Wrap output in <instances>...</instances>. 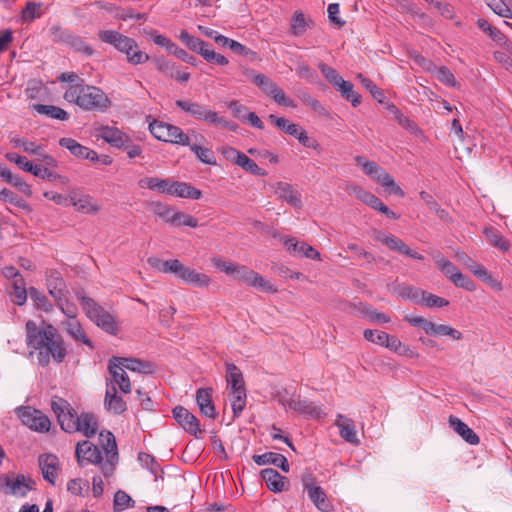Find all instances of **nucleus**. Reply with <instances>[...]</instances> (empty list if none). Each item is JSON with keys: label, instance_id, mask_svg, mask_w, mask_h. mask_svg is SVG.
Here are the masks:
<instances>
[{"label": "nucleus", "instance_id": "obj_58", "mask_svg": "<svg viewBox=\"0 0 512 512\" xmlns=\"http://www.w3.org/2000/svg\"><path fill=\"white\" fill-rule=\"evenodd\" d=\"M419 303L424 304L425 306L430 307V308L445 307L449 304V302L446 299L439 297L437 295L428 293L424 290H422V294H421Z\"/></svg>", "mask_w": 512, "mask_h": 512}, {"label": "nucleus", "instance_id": "obj_5", "mask_svg": "<svg viewBox=\"0 0 512 512\" xmlns=\"http://www.w3.org/2000/svg\"><path fill=\"white\" fill-rule=\"evenodd\" d=\"M175 105L181 109L184 113L188 114L195 120H203L210 124L222 126L231 131H236L237 125L226 120L224 117L219 116V114L211 110L207 105L192 101V100H176Z\"/></svg>", "mask_w": 512, "mask_h": 512}, {"label": "nucleus", "instance_id": "obj_11", "mask_svg": "<svg viewBox=\"0 0 512 512\" xmlns=\"http://www.w3.org/2000/svg\"><path fill=\"white\" fill-rule=\"evenodd\" d=\"M173 274L183 283L193 285L198 288H207L212 282L210 276L184 265L178 259Z\"/></svg>", "mask_w": 512, "mask_h": 512}, {"label": "nucleus", "instance_id": "obj_47", "mask_svg": "<svg viewBox=\"0 0 512 512\" xmlns=\"http://www.w3.org/2000/svg\"><path fill=\"white\" fill-rule=\"evenodd\" d=\"M397 295L405 300H414L419 302L422 294V290L414 288L410 285L400 284L394 288Z\"/></svg>", "mask_w": 512, "mask_h": 512}, {"label": "nucleus", "instance_id": "obj_26", "mask_svg": "<svg viewBox=\"0 0 512 512\" xmlns=\"http://www.w3.org/2000/svg\"><path fill=\"white\" fill-rule=\"evenodd\" d=\"M275 193L292 207L298 209L302 207L301 195L291 184L283 181L277 182Z\"/></svg>", "mask_w": 512, "mask_h": 512}, {"label": "nucleus", "instance_id": "obj_39", "mask_svg": "<svg viewBox=\"0 0 512 512\" xmlns=\"http://www.w3.org/2000/svg\"><path fill=\"white\" fill-rule=\"evenodd\" d=\"M0 176L9 184L18 188L27 196L32 194L31 187L19 176L14 175L8 168H0Z\"/></svg>", "mask_w": 512, "mask_h": 512}, {"label": "nucleus", "instance_id": "obj_23", "mask_svg": "<svg viewBox=\"0 0 512 512\" xmlns=\"http://www.w3.org/2000/svg\"><path fill=\"white\" fill-rule=\"evenodd\" d=\"M286 249L293 255L303 256L313 260H320V253L311 245L305 242H299L294 237L284 240Z\"/></svg>", "mask_w": 512, "mask_h": 512}, {"label": "nucleus", "instance_id": "obj_28", "mask_svg": "<svg viewBox=\"0 0 512 512\" xmlns=\"http://www.w3.org/2000/svg\"><path fill=\"white\" fill-rule=\"evenodd\" d=\"M168 195L197 200L201 198L202 192L189 183L171 180Z\"/></svg>", "mask_w": 512, "mask_h": 512}, {"label": "nucleus", "instance_id": "obj_61", "mask_svg": "<svg viewBox=\"0 0 512 512\" xmlns=\"http://www.w3.org/2000/svg\"><path fill=\"white\" fill-rule=\"evenodd\" d=\"M298 98L302 101L303 104L310 107L312 110L320 114L325 113V109L321 103L307 91H299Z\"/></svg>", "mask_w": 512, "mask_h": 512}, {"label": "nucleus", "instance_id": "obj_49", "mask_svg": "<svg viewBox=\"0 0 512 512\" xmlns=\"http://www.w3.org/2000/svg\"><path fill=\"white\" fill-rule=\"evenodd\" d=\"M238 166L243 168L245 171L257 175V176H265L266 171L260 168L257 163L249 158L246 154L243 153L242 156H239V160L236 163Z\"/></svg>", "mask_w": 512, "mask_h": 512}, {"label": "nucleus", "instance_id": "obj_27", "mask_svg": "<svg viewBox=\"0 0 512 512\" xmlns=\"http://www.w3.org/2000/svg\"><path fill=\"white\" fill-rule=\"evenodd\" d=\"M335 425L339 428L340 436L348 443L359 445L355 423L352 419L339 414L335 420Z\"/></svg>", "mask_w": 512, "mask_h": 512}, {"label": "nucleus", "instance_id": "obj_20", "mask_svg": "<svg viewBox=\"0 0 512 512\" xmlns=\"http://www.w3.org/2000/svg\"><path fill=\"white\" fill-rule=\"evenodd\" d=\"M51 31L55 38L66 41L74 50L82 52L88 56H91L94 53L93 48L81 37L68 34L60 27H52Z\"/></svg>", "mask_w": 512, "mask_h": 512}, {"label": "nucleus", "instance_id": "obj_1", "mask_svg": "<svg viewBox=\"0 0 512 512\" xmlns=\"http://www.w3.org/2000/svg\"><path fill=\"white\" fill-rule=\"evenodd\" d=\"M26 342L29 348L38 350V361L42 365H47L50 358L60 363L66 356V348L61 335L57 329L44 321L40 325L29 320L25 325Z\"/></svg>", "mask_w": 512, "mask_h": 512}, {"label": "nucleus", "instance_id": "obj_44", "mask_svg": "<svg viewBox=\"0 0 512 512\" xmlns=\"http://www.w3.org/2000/svg\"><path fill=\"white\" fill-rule=\"evenodd\" d=\"M375 180L383 187L390 188L393 194L401 197L404 196L403 190L398 185H396L393 177L383 168H381L378 174L375 176Z\"/></svg>", "mask_w": 512, "mask_h": 512}, {"label": "nucleus", "instance_id": "obj_36", "mask_svg": "<svg viewBox=\"0 0 512 512\" xmlns=\"http://www.w3.org/2000/svg\"><path fill=\"white\" fill-rule=\"evenodd\" d=\"M226 381L229 390L245 389L242 372L233 363L226 364Z\"/></svg>", "mask_w": 512, "mask_h": 512}, {"label": "nucleus", "instance_id": "obj_35", "mask_svg": "<svg viewBox=\"0 0 512 512\" xmlns=\"http://www.w3.org/2000/svg\"><path fill=\"white\" fill-rule=\"evenodd\" d=\"M171 179L158 177H145L138 181L141 189H150L162 194H168Z\"/></svg>", "mask_w": 512, "mask_h": 512}, {"label": "nucleus", "instance_id": "obj_33", "mask_svg": "<svg viewBox=\"0 0 512 512\" xmlns=\"http://www.w3.org/2000/svg\"><path fill=\"white\" fill-rule=\"evenodd\" d=\"M253 461L259 466L272 464L279 467L284 472L289 471L287 458L284 455L276 452H266L261 455H254Z\"/></svg>", "mask_w": 512, "mask_h": 512}, {"label": "nucleus", "instance_id": "obj_37", "mask_svg": "<svg viewBox=\"0 0 512 512\" xmlns=\"http://www.w3.org/2000/svg\"><path fill=\"white\" fill-rule=\"evenodd\" d=\"M31 108L35 110L37 113L45 115L52 119H57L61 121H66L69 119V114L64 109L58 106L33 104Z\"/></svg>", "mask_w": 512, "mask_h": 512}, {"label": "nucleus", "instance_id": "obj_53", "mask_svg": "<svg viewBox=\"0 0 512 512\" xmlns=\"http://www.w3.org/2000/svg\"><path fill=\"white\" fill-rule=\"evenodd\" d=\"M190 149L196 157L203 163L208 165H215L216 164V158L214 156V153L206 147H202L197 144L189 145Z\"/></svg>", "mask_w": 512, "mask_h": 512}, {"label": "nucleus", "instance_id": "obj_4", "mask_svg": "<svg viewBox=\"0 0 512 512\" xmlns=\"http://www.w3.org/2000/svg\"><path fill=\"white\" fill-rule=\"evenodd\" d=\"M63 98L87 111H103L110 105L107 95L100 88L85 84L84 81L69 85Z\"/></svg>", "mask_w": 512, "mask_h": 512}, {"label": "nucleus", "instance_id": "obj_40", "mask_svg": "<svg viewBox=\"0 0 512 512\" xmlns=\"http://www.w3.org/2000/svg\"><path fill=\"white\" fill-rule=\"evenodd\" d=\"M349 191H351L357 199L375 210H377V207H379L382 203V201L377 196L370 193L369 191H366L360 186H351Z\"/></svg>", "mask_w": 512, "mask_h": 512}, {"label": "nucleus", "instance_id": "obj_8", "mask_svg": "<svg viewBox=\"0 0 512 512\" xmlns=\"http://www.w3.org/2000/svg\"><path fill=\"white\" fill-rule=\"evenodd\" d=\"M149 130L160 141L182 146L190 145L189 136L178 126L153 120L149 123Z\"/></svg>", "mask_w": 512, "mask_h": 512}, {"label": "nucleus", "instance_id": "obj_55", "mask_svg": "<svg viewBox=\"0 0 512 512\" xmlns=\"http://www.w3.org/2000/svg\"><path fill=\"white\" fill-rule=\"evenodd\" d=\"M28 293L31 300L35 303L38 309H41L45 312L51 311L52 305L43 293H41L34 287H30Z\"/></svg>", "mask_w": 512, "mask_h": 512}, {"label": "nucleus", "instance_id": "obj_9", "mask_svg": "<svg viewBox=\"0 0 512 512\" xmlns=\"http://www.w3.org/2000/svg\"><path fill=\"white\" fill-rule=\"evenodd\" d=\"M16 413L21 422L31 430L39 433H45L49 431L51 422L49 418L40 410L27 406L17 408Z\"/></svg>", "mask_w": 512, "mask_h": 512}, {"label": "nucleus", "instance_id": "obj_42", "mask_svg": "<svg viewBox=\"0 0 512 512\" xmlns=\"http://www.w3.org/2000/svg\"><path fill=\"white\" fill-rule=\"evenodd\" d=\"M229 398L234 417H238L246 405V389L229 390Z\"/></svg>", "mask_w": 512, "mask_h": 512}, {"label": "nucleus", "instance_id": "obj_15", "mask_svg": "<svg viewBox=\"0 0 512 512\" xmlns=\"http://www.w3.org/2000/svg\"><path fill=\"white\" fill-rule=\"evenodd\" d=\"M173 417L177 423L189 434L198 437L202 434L198 418L183 406H176L173 411Z\"/></svg>", "mask_w": 512, "mask_h": 512}, {"label": "nucleus", "instance_id": "obj_54", "mask_svg": "<svg viewBox=\"0 0 512 512\" xmlns=\"http://www.w3.org/2000/svg\"><path fill=\"white\" fill-rule=\"evenodd\" d=\"M134 500L124 491L119 490L114 495V511L122 512L129 507H133Z\"/></svg>", "mask_w": 512, "mask_h": 512}, {"label": "nucleus", "instance_id": "obj_32", "mask_svg": "<svg viewBox=\"0 0 512 512\" xmlns=\"http://www.w3.org/2000/svg\"><path fill=\"white\" fill-rule=\"evenodd\" d=\"M115 361H117L124 369L130 370L132 372H139L143 374H152L155 372V365L149 361H142L134 358H123V357H114Z\"/></svg>", "mask_w": 512, "mask_h": 512}, {"label": "nucleus", "instance_id": "obj_63", "mask_svg": "<svg viewBox=\"0 0 512 512\" xmlns=\"http://www.w3.org/2000/svg\"><path fill=\"white\" fill-rule=\"evenodd\" d=\"M318 68L327 79V81L335 87L343 79L334 68L328 66L325 63H319Z\"/></svg>", "mask_w": 512, "mask_h": 512}, {"label": "nucleus", "instance_id": "obj_59", "mask_svg": "<svg viewBox=\"0 0 512 512\" xmlns=\"http://www.w3.org/2000/svg\"><path fill=\"white\" fill-rule=\"evenodd\" d=\"M477 26L485 33H488V35L496 42L501 43L502 40H504V34L497 29L496 27L492 26L487 20L480 18L477 20Z\"/></svg>", "mask_w": 512, "mask_h": 512}, {"label": "nucleus", "instance_id": "obj_14", "mask_svg": "<svg viewBox=\"0 0 512 512\" xmlns=\"http://www.w3.org/2000/svg\"><path fill=\"white\" fill-rule=\"evenodd\" d=\"M304 490L307 492L309 499L314 503L321 512H329L332 510V504L327 498L325 491L318 485L313 484L310 476L303 478Z\"/></svg>", "mask_w": 512, "mask_h": 512}, {"label": "nucleus", "instance_id": "obj_34", "mask_svg": "<svg viewBox=\"0 0 512 512\" xmlns=\"http://www.w3.org/2000/svg\"><path fill=\"white\" fill-rule=\"evenodd\" d=\"M70 204L81 213L95 214L100 210L99 205L88 195L76 196L72 195L69 198Z\"/></svg>", "mask_w": 512, "mask_h": 512}, {"label": "nucleus", "instance_id": "obj_30", "mask_svg": "<svg viewBox=\"0 0 512 512\" xmlns=\"http://www.w3.org/2000/svg\"><path fill=\"white\" fill-rule=\"evenodd\" d=\"M455 257L460 263H462L478 278L486 282L492 281V275L488 272V270L483 265L478 264L476 261H474L465 252H457L455 254Z\"/></svg>", "mask_w": 512, "mask_h": 512}, {"label": "nucleus", "instance_id": "obj_62", "mask_svg": "<svg viewBox=\"0 0 512 512\" xmlns=\"http://www.w3.org/2000/svg\"><path fill=\"white\" fill-rule=\"evenodd\" d=\"M307 24L304 14L295 12L291 21V32L294 36H301L306 31Z\"/></svg>", "mask_w": 512, "mask_h": 512}, {"label": "nucleus", "instance_id": "obj_10", "mask_svg": "<svg viewBox=\"0 0 512 512\" xmlns=\"http://www.w3.org/2000/svg\"><path fill=\"white\" fill-rule=\"evenodd\" d=\"M233 275L236 280L242 281L245 284L258 288L264 292H277V288L270 281L247 266L237 264Z\"/></svg>", "mask_w": 512, "mask_h": 512}, {"label": "nucleus", "instance_id": "obj_38", "mask_svg": "<svg viewBox=\"0 0 512 512\" xmlns=\"http://www.w3.org/2000/svg\"><path fill=\"white\" fill-rule=\"evenodd\" d=\"M487 241L494 247L498 248L502 252H507L510 248L508 240H506L502 234L494 227H486L483 230Z\"/></svg>", "mask_w": 512, "mask_h": 512}, {"label": "nucleus", "instance_id": "obj_2", "mask_svg": "<svg viewBox=\"0 0 512 512\" xmlns=\"http://www.w3.org/2000/svg\"><path fill=\"white\" fill-rule=\"evenodd\" d=\"M99 439L105 453V460H103L99 448L87 440L77 443L75 454L80 466H83L85 462L99 465L104 477L108 478L114 474L119 461L117 444L114 435L109 431L100 432Z\"/></svg>", "mask_w": 512, "mask_h": 512}, {"label": "nucleus", "instance_id": "obj_29", "mask_svg": "<svg viewBox=\"0 0 512 512\" xmlns=\"http://www.w3.org/2000/svg\"><path fill=\"white\" fill-rule=\"evenodd\" d=\"M450 427L470 445H477L480 441L478 435L458 417L451 415L448 419Z\"/></svg>", "mask_w": 512, "mask_h": 512}, {"label": "nucleus", "instance_id": "obj_60", "mask_svg": "<svg viewBox=\"0 0 512 512\" xmlns=\"http://www.w3.org/2000/svg\"><path fill=\"white\" fill-rule=\"evenodd\" d=\"M41 4L35 2H28L25 8L22 10V20L25 22H31L41 16Z\"/></svg>", "mask_w": 512, "mask_h": 512}, {"label": "nucleus", "instance_id": "obj_16", "mask_svg": "<svg viewBox=\"0 0 512 512\" xmlns=\"http://www.w3.org/2000/svg\"><path fill=\"white\" fill-rule=\"evenodd\" d=\"M0 484L5 486V493L24 497L32 489L34 482L24 475H17L15 478L9 476L0 478Z\"/></svg>", "mask_w": 512, "mask_h": 512}, {"label": "nucleus", "instance_id": "obj_56", "mask_svg": "<svg viewBox=\"0 0 512 512\" xmlns=\"http://www.w3.org/2000/svg\"><path fill=\"white\" fill-rule=\"evenodd\" d=\"M59 145L63 148L68 149L72 155L78 158L83 159L84 153L86 152V147L81 145L72 138H61L59 140Z\"/></svg>", "mask_w": 512, "mask_h": 512}, {"label": "nucleus", "instance_id": "obj_45", "mask_svg": "<svg viewBox=\"0 0 512 512\" xmlns=\"http://www.w3.org/2000/svg\"><path fill=\"white\" fill-rule=\"evenodd\" d=\"M487 4L497 15L503 18L512 17V0H487Z\"/></svg>", "mask_w": 512, "mask_h": 512}, {"label": "nucleus", "instance_id": "obj_12", "mask_svg": "<svg viewBox=\"0 0 512 512\" xmlns=\"http://www.w3.org/2000/svg\"><path fill=\"white\" fill-rule=\"evenodd\" d=\"M374 239L383 245L389 247L391 250L400 254L406 255L410 258L423 260V255L410 249L400 238L393 234L385 233L383 231L375 230L373 232Z\"/></svg>", "mask_w": 512, "mask_h": 512}, {"label": "nucleus", "instance_id": "obj_43", "mask_svg": "<svg viewBox=\"0 0 512 512\" xmlns=\"http://www.w3.org/2000/svg\"><path fill=\"white\" fill-rule=\"evenodd\" d=\"M12 301L21 306L27 300L28 291L25 289V283L23 278H16L12 282V291L10 292Z\"/></svg>", "mask_w": 512, "mask_h": 512}, {"label": "nucleus", "instance_id": "obj_24", "mask_svg": "<svg viewBox=\"0 0 512 512\" xmlns=\"http://www.w3.org/2000/svg\"><path fill=\"white\" fill-rule=\"evenodd\" d=\"M39 467L43 478L51 484H55L59 469V460L53 454H43L39 456Z\"/></svg>", "mask_w": 512, "mask_h": 512}, {"label": "nucleus", "instance_id": "obj_17", "mask_svg": "<svg viewBox=\"0 0 512 512\" xmlns=\"http://www.w3.org/2000/svg\"><path fill=\"white\" fill-rule=\"evenodd\" d=\"M95 137L103 139L113 147L121 148L129 140V136L117 127L101 125L95 128Z\"/></svg>", "mask_w": 512, "mask_h": 512}, {"label": "nucleus", "instance_id": "obj_50", "mask_svg": "<svg viewBox=\"0 0 512 512\" xmlns=\"http://www.w3.org/2000/svg\"><path fill=\"white\" fill-rule=\"evenodd\" d=\"M392 111L394 113V116H395V119L396 121L398 122V124L400 126H402L403 128H405L407 131H409L410 133L414 134V135H419L421 134V130L420 128L417 126V124L412 121L411 119H409L408 117H406L405 115H403L397 108H395L394 106H392Z\"/></svg>", "mask_w": 512, "mask_h": 512}, {"label": "nucleus", "instance_id": "obj_22", "mask_svg": "<svg viewBox=\"0 0 512 512\" xmlns=\"http://www.w3.org/2000/svg\"><path fill=\"white\" fill-rule=\"evenodd\" d=\"M260 475L270 491L279 493L288 490V479L280 475L276 470L266 468L261 470Z\"/></svg>", "mask_w": 512, "mask_h": 512}, {"label": "nucleus", "instance_id": "obj_7", "mask_svg": "<svg viewBox=\"0 0 512 512\" xmlns=\"http://www.w3.org/2000/svg\"><path fill=\"white\" fill-rule=\"evenodd\" d=\"M246 75L251 81L267 96L271 97L275 103L285 107L296 108V103L293 99L286 96L283 89H281L273 80L262 73L255 70H248Z\"/></svg>", "mask_w": 512, "mask_h": 512}, {"label": "nucleus", "instance_id": "obj_41", "mask_svg": "<svg viewBox=\"0 0 512 512\" xmlns=\"http://www.w3.org/2000/svg\"><path fill=\"white\" fill-rule=\"evenodd\" d=\"M336 88L347 101L351 102L354 107L360 104L361 97L354 91V86L350 81L342 79Z\"/></svg>", "mask_w": 512, "mask_h": 512}, {"label": "nucleus", "instance_id": "obj_46", "mask_svg": "<svg viewBox=\"0 0 512 512\" xmlns=\"http://www.w3.org/2000/svg\"><path fill=\"white\" fill-rule=\"evenodd\" d=\"M269 120L272 121L280 130L284 131L286 134L295 137L298 130L300 129V125L295 123H290L284 117H276L275 115H269Z\"/></svg>", "mask_w": 512, "mask_h": 512}, {"label": "nucleus", "instance_id": "obj_48", "mask_svg": "<svg viewBox=\"0 0 512 512\" xmlns=\"http://www.w3.org/2000/svg\"><path fill=\"white\" fill-rule=\"evenodd\" d=\"M177 259H170L166 261H162L158 257L152 256L147 259V263L153 267L154 269L162 272V273H171L173 274L174 268L176 266Z\"/></svg>", "mask_w": 512, "mask_h": 512}, {"label": "nucleus", "instance_id": "obj_21", "mask_svg": "<svg viewBox=\"0 0 512 512\" xmlns=\"http://www.w3.org/2000/svg\"><path fill=\"white\" fill-rule=\"evenodd\" d=\"M62 327L65 332L78 344H85L91 350L94 349V346L90 339L87 337L85 331L83 330L80 322L77 318L67 319L61 322Z\"/></svg>", "mask_w": 512, "mask_h": 512}, {"label": "nucleus", "instance_id": "obj_64", "mask_svg": "<svg viewBox=\"0 0 512 512\" xmlns=\"http://www.w3.org/2000/svg\"><path fill=\"white\" fill-rule=\"evenodd\" d=\"M388 335L389 334L386 332L371 329H367L363 333V336L367 341L378 344L380 346H384L388 341Z\"/></svg>", "mask_w": 512, "mask_h": 512}, {"label": "nucleus", "instance_id": "obj_25", "mask_svg": "<svg viewBox=\"0 0 512 512\" xmlns=\"http://www.w3.org/2000/svg\"><path fill=\"white\" fill-rule=\"evenodd\" d=\"M213 390L211 388H200L196 392V402L200 413L210 419L217 417L216 409L212 401Z\"/></svg>", "mask_w": 512, "mask_h": 512}, {"label": "nucleus", "instance_id": "obj_57", "mask_svg": "<svg viewBox=\"0 0 512 512\" xmlns=\"http://www.w3.org/2000/svg\"><path fill=\"white\" fill-rule=\"evenodd\" d=\"M355 162L357 165L362 167V170L366 175L372 177L373 179H375V176L382 168L376 162L370 161L363 156H356Z\"/></svg>", "mask_w": 512, "mask_h": 512}, {"label": "nucleus", "instance_id": "obj_3", "mask_svg": "<svg viewBox=\"0 0 512 512\" xmlns=\"http://www.w3.org/2000/svg\"><path fill=\"white\" fill-rule=\"evenodd\" d=\"M51 408L61 429L65 432H79L87 438L97 433L98 422L94 414L88 412L78 414L65 399L60 397L52 398Z\"/></svg>", "mask_w": 512, "mask_h": 512}, {"label": "nucleus", "instance_id": "obj_19", "mask_svg": "<svg viewBox=\"0 0 512 512\" xmlns=\"http://www.w3.org/2000/svg\"><path fill=\"white\" fill-rule=\"evenodd\" d=\"M46 285L49 294L55 299L57 304H61V301L66 300V285L59 272L55 270L49 271L47 273Z\"/></svg>", "mask_w": 512, "mask_h": 512}, {"label": "nucleus", "instance_id": "obj_51", "mask_svg": "<svg viewBox=\"0 0 512 512\" xmlns=\"http://www.w3.org/2000/svg\"><path fill=\"white\" fill-rule=\"evenodd\" d=\"M429 335L448 336V337L452 338L453 340H460L462 338V333L459 330H457L451 326H448V325H444V324L438 325L435 323H433V327H432V330H430Z\"/></svg>", "mask_w": 512, "mask_h": 512}, {"label": "nucleus", "instance_id": "obj_6", "mask_svg": "<svg viewBox=\"0 0 512 512\" xmlns=\"http://www.w3.org/2000/svg\"><path fill=\"white\" fill-rule=\"evenodd\" d=\"M81 305L87 317L110 335H116L119 327L115 317L97 304L92 298L82 296Z\"/></svg>", "mask_w": 512, "mask_h": 512}, {"label": "nucleus", "instance_id": "obj_31", "mask_svg": "<svg viewBox=\"0 0 512 512\" xmlns=\"http://www.w3.org/2000/svg\"><path fill=\"white\" fill-rule=\"evenodd\" d=\"M104 405L105 408L113 414H121L127 408L125 401L117 394V389L114 384L107 385Z\"/></svg>", "mask_w": 512, "mask_h": 512}, {"label": "nucleus", "instance_id": "obj_52", "mask_svg": "<svg viewBox=\"0 0 512 512\" xmlns=\"http://www.w3.org/2000/svg\"><path fill=\"white\" fill-rule=\"evenodd\" d=\"M170 224L175 226H188L191 228L198 227L197 219L184 212H174L172 218H170Z\"/></svg>", "mask_w": 512, "mask_h": 512}, {"label": "nucleus", "instance_id": "obj_18", "mask_svg": "<svg viewBox=\"0 0 512 512\" xmlns=\"http://www.w3.org/2000/svg\"><path fill=\"white\" fill-rule=\"evenodd\" d=\"M108 369L112 378L110 382L107 383V385L114 384L115 387L118 386L123 393H130L132 391V386L129 377L123 366L115 361L114 357L109 360Z\"/></svg>", "mask_w": 512, "mask_h": 512}, {"label": "nucleus", "instance_id": "obj_13", "mask_svg": "<svg viewBox=\"0 0 512 512\" xmlns=\"http://www.w3.org/2000/svg\"><path fill=\"white\" fill-rule=\"evenodd\" d=\"M279 403L285 407L289 408L299 414L307 415L311 418H321L324 413L322 409L316 406L313 402L308 400L298 398H288L285 396H281L279 398Z\"/></svg>", "mask_w": 512, "mask_h": 512}]
</instances>
